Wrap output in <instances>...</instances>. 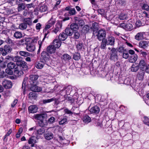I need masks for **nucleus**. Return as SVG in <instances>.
Wrapping results in <instances>:
<instances>
[{
	"mask_svg": "<svg viewBox=\"0 0 149 149\" xmlns=\"http://www.w3.org/2000/svg\"><path fill=\"white\" fill-rule=\"evenodd\" d=\"M136 25L138 27H139L143 25L141 21L139 20H138L136 21Z\"/></svg>",
	"mask_w": 149,
	"mask_h": 149,
	"instance_id": "nucleus-63",
	"label": "nucleus"
},
{
	"mask_svg": "<svg viewBox=\"0 0 149 149\" xmlns=\"http://www.w3.org/2000/svg\"><path fill=\"white\" fill-rule=\"evenodd\" d=\"M83 47V43L82 42H79L77 45V48L78 50H81Z\"/></svg>",
	"mask_w": 149,
	"mask_h": 149,
	"instance_id": "nucleus-56",
	"label": "nucleus"
},
{
	"mask_svg": "<svg viewBox=\"0 0 149 149\" xmlns=\"http://www.w3.org/2000/svg\"><path fill=\"white\" fill-rule=\"evenodd\" d=\"M36 143V138L35 136H32L29 138L28 140V143L31 144V146L32 147L34 146L35 144Z\"/></svg>",
	"mask_w": 149,
	"mask_h": 149,
	"instance_id": "nucleus-19",
	"label": "nucleus"
},
{
	"mask_svg": "<svg viewBox=\"0 0 149 149\" xmlns=\"http://www.w3.org/2000/svg\"><path fill=\"white\" fill-rule=\"evenodd\" d=\"M45 63L42 61H40L37 62L36 64V67L38 69H41L43 68Z\"/></svg>",
	"mask_w": 149,
	"mask_h": 149,
	"instance_id": "nucleus-27",
	"label": "nucleus"
},
{
	"mask_svg": "<svg viewBox=\"0 0 149 149\" xmlns=\"http://www.w3.org/2000/svg\"><path fill=\"white\" fill-rule=\"evenodd\" d=\"M47 10V6L45 5H43L41 6L40 8V10L42 12H45Z\"/></svg>",
	"mask_w": 149,
	"mask_h": 149,
	"instance_id": "nucleus-55",
	"label": "nucleus"
},
{
	"mask_svg": "<svg viewBox=\"0 0 149 149\" xmlns=\"http://www.w3.org/2000/svg\"><path fill=\"white\" fill-rule=\"evenodd\" d=\"M77 24L79 26H82L84 24L85 22L82 19H80L77 23Z\"/></svg>",
	"mask_w": 149,
	"mask_h": 149,
	"instance_id": "nucleus-51",
	"label": "nucleus"
},
{
	"mask_svg": "<svg viewBox=\"0 0 149 149\" xmlns=\"http://www.w3.org/2000/svg\"><path fill=\"white\" fill-rule=\"evenodd\" d=\"M23 131V129L22 128H20L18 130V132L16 134V138H19L20 136V134L22 133Z\"/></svg>",
	"mask_w": 149,
	"mask_h": 149,
	"instance_id": "nucleus-58",
	"label": "nucleus"
},
{
	"mask_svg": "<svg viewBox=\"0 0 149 149\" xmlns=\"http://www.w3.org/2000/svg\"><path fill=\"white\" fill-rule=\"evenodd\" d=\"M70 28L73 31H76L79 29L78 25L77 23H72L70 25Z\"/></svg>",
	"mask_w": 149,
	"mask_h": 149,
	"instance_id": "nucleus-29",
	"label": "nucleus"
},
{
	"mask_svg": "<svg viewBox=\"0 0 149 149\" xmlns=\"http://www.w3.org/2000/svg\"><path fill=\"white\" fill-rule=\"evenodd\" d=\"M22 58L19 56H16L13 58L12 61L17 63V65L18 62H20L22 60Z\"/></svg>",
	"mask_w": 149,
	"mask_h": 149,
	"instance_id": "nucleus-37",
	"label": "nucleus"
},
{
	"mask_svg": "<svg viewBox=\"0 0 149 149\" xmlns=\"http://www.w3.org/2000/svg\"><path fill=\"white\" fill-rule=\"evenodd\" d=\"M97 11L98 14H100L102 16L104 15L105 14V10L103 9H99Z\"/></svg>",
	"mask_w": 149,
	"mask_h": 149,
	"instance_id": "nucleus-49",
	"label": "nucleus"
},
{
	"mask_svg": "<svg viewBox=\"0 0 149 149\" xmlns=\"http://www.w3.org/2000/svg\"><path fill=\"white\" fill-rule=\"evenodd\" d=\"M59 139L56 140V144L58 146L62 147L63 146L66 144V141H67L64 138L61 136H59Z\"/></svg>",
	"mask_w": 149,
	"mask_h": 149,
	"instance_id": "nucleus-4",
	"label": "nucleus"
},
{
	"mask_svg": "<svg viewBox=\"0 0 149 149\" xmlns=\"http://www.w3.org/2000/svg\"><path fill=\"white\" fill-rule=\"evenodd\" d=\"M45 131V130L43 128H41L37 131L38 134L39 135H41Z\"/></svg>",
	"mask_w": 149,
	"mask_h": 149,
	"instance_id": "nucleus-57",
	"label": "nucleus"
},
{
	"mask_svg": "<svg viewBox=\"0 0 149 149\" xmlns=\"http://www.w3.org/2000/svg\"><path fill=\"white\" fill-rule=\"evenodd\" d=\"M143 121L145 124L149 126V119L148 117L144 116Z\"/></svg>",
	"mask_w": 149,
	"mask_h": 149,
	"instance_id": "nucleus-52",
	"label": "nucleus"
},
{
	"mask_svg": "<svg viewBox=\"0 0 149 149\" xmlns=\"http://www.w3.org/2000/svg\"><path fill=\"white\" fill-rule=\"evenodd\" d=\"M67 37V34L64 32L61 33L58 36V39L61 41L65 40Z\"/></svg>",
	"mask_w": 149,
	"mask_h": 149,
	"instance_id": "nucleus-18",
	"label": "nucleus"
},
{
	"mask_svg": "<svg viewBox=\"0 0 149 149\" xmlns=\"http://www.w3.org/2000/svg\"><path fill=\"white\" fill-rule=\"evenodd\" d=\"M143 33L140 32L138 33L135 36V39L138 40H142L143 38Z\"/></svg>",
	"mask_w": 149,
	"mask_h": 149,
	"instance_id": "nucleus-28",
	"label": "nucleus"
},
{
	"mask_svg": "<svg viewBox=\"0 0 149 149\" xmlns=\"http://www.w3.org/2000/svg\"><path fill=\"white\" fill-rule=\"evenodd\" d=\"M45 122L44 120L42 119L39 121L38 124L40 126L43 127L46 125V124L45 123Z\"/></svg>",
	"mask_w": 149,
	"mask_h": 149,
	"instance_id": "nucleus-47",
	"label": "nucleus"
},
{
	"mask_svg": "<svg viewBox=\"0 0 149 149\" xmlns=\"http://www.w3.org/2000/svg\"><path fill=\"white\" fill-rule=\"evenodd\" d=\"M142 7V9H144L146 10H149V6L146 3H144Z\"/></svg>",
	"mask_w": 149,
	"mask_h": 149,
	"instance_id": "nucleus-64",
	"label": "nucleus"
},
{
	"mask_svg": "<svg viewBox=\"0 0 149 149\" xmlns=\"http://www.w3.org/2000/svg\"><path fill=\"white\" fill-rule=\"evenodd\" d=\"M73 58L75 60H78L80 58V54L79 53H76L73 55Z\"/></svg>",
	"mask_w": 149,
	"mask_h": 149,
	"instance_id": "nucleus-43",
	"label": "nucleus"
},
{
	"mask_svg": "<svg viewBox=\"0 0 149 149\" xmlns=\"http://www.w3.org/2000/svg\"><path fill=\"white\" fill-rule=\"evenodd\" d=\"M55 118L54 117H51L48 120V122L50 124H52L55 122Z\"/></svg>",
	"mask_w": 149,
	"mask_h": 149,
	"instance_id": "nucleus-61",
	"label": "nucleus"
},
{
	"mask_svg": "<svg viewBox=\"0 0 149 149\" xmlns=\"http://www.w3.org/2000/svg\"><path fill=\"white\" fill-rule=\"evenodd\" d=\"M52 45L56 48H58L61 45V42L59 39H55L53 41Z\"/></svg>",
	"mask_w": 149,
	"mask_h": 149,
	"instance_id": "nucleus-12",
	"label": "nucleus"
},
{
	"mask_svg": "<svg viewBox=\"0 0 149 149\" xmlns=\"http://www.w3.org/2000/svg\"><path fill=\"white\" fill-rule=\"evenodd\" d=\"M29 97L31 100L35 99L37 97V95L35 93L31 92L29 93Z\"/></svg>",
	"mask_w": 149,
	"mask_h": 149,
	"instance_id": "nucleus-30",
	"label": "nucleus"
},
{
	"mask_svg": "<svg viewBox=\"0 0 149 149\" xmlns=\"http://www.w3.org/2000/svg\"><path fill=\"white\" fill-rule=\"evenodd\" d=\"M139 68V66L137 63L133 64L130 68V70L132 72H137Z\"/></svg>",
	"mask_w": 149,
	"mask_h": 149,
	"instance_id": "nucleus-20",
	"label": "nucleus"
},
{
	"mask_svg": "<svg viewBox=\"0 0 149 149\" xmlns=\"http://www.w3.org/2000/svg\"><path fill=\"white\" fill-rule=\"evenodd\" d=\"M19 53L21 56L24 57H27L30 56L31 54L30 53L24 51H20L19 52Z\"/></svg>",
	"mask_w": 149,
	"mask_h": 149,
	"instance_id": "nucleus-34",
	"label": "nucleus"
},
{
	"mask_svg": "<svg viewBox=\"0 0 149 149\" xmlns=\"http://www.w3.org/2000/svg\"><path fill=\"white\" fill-rule=\"evenodd\" d=\"M26 49L28 51L32 52L34 50L35 47L34 45L29 44L26 46Z\"/></svg>",
	"mask_w": 149,
	"mask_h": 149,
	"instance_id": "nucleus-26",
	"label": "nucleus"
},
{
	"mask_svg": "<svg viewBox=\"0 0 149 149\" xmlns=\"http://www.w3.org/2000/svg\"><path fill=\"white\" fill-rule=\"evenodd\" d=\"M28 80V77H25L24 80L23 81L22 84V89H24L25 88V84L26 83V82Z\"/></svg>",
	"mask_w": 149,
	"mask_h": 149,
	"instance_id": "nucleus-60",
	"label": "nucleus"
},
{
	"mask_svg": "<svg viewBox=\"0 0 149 149\" xmlns=\"http://www.w3.org/2000/svg\"><path fill=\"white\" fill-rule=\"evenodd\" d=\"M119 18L121 20L126 19L128 18L127 15L123 14H120L119 16Z\"/></svg>",
	"mask_w": 149,
	"mask_h": 149,
	"instance_id": "nucleus-41",
	"label": "nucleus"
},
{
	"mask_svg": "<svg viewBox=\"0 0 149 149\" xmlns=\"http://www.w3.org/2000/svg\"><path fill=\"white\" fill-rule=\"evenodd\" d=\"M110 59L113 60L114 61H117L118 59V57L117 53L115 54H111L110 56Z\"/></svg>",
	"mask_w": 149,
	"mask_h": 149,
	"instance_id": "nucleus-35",
	"label": "nucleus"
},
{
	"mask_svg": "<svg viewBox=\"0 0 149 149\" xmlns=\"http://www.w3.org/2000/svg\"><path fill=\"white\" fill-rule=\"evenodd\" d=\"M39 76L37 75H31L30 76V78L29 81L31 84H36L38 83V79Z\"/></svg>",
	"mask_w": 149,
	"mask_h": 149,
	"instance_id": "nucleus-5",
	"label": "nucleus"
},
{
	"mask_svg": "<svg viewBox=\"0 0 149 149\" xmlns=\"http://www.w3.org/2000/svg\"><path fill=\"white\" fill-rule=\"evenodd\" d=\"M19 28L21 30L25 29L27 27L26 24L25 23H22L19 24Z\"/></svg>",
	"mask_w": 149,
	"mask_h": 149,
	"instance_id": "nucleus-40",
	"label": "nucleus"
},
{
	"mask_svg": "<svg viewBox=\"0 0 149 149\" xmlns=\"http://www.w3.org/2000/svg\"><path fill=\"white\" fill-rule=\"evenodd\" d=\"M95 35L97 38L100 41L106 39L105 38L106 36V32L104 30L100 29L98 32H95Z\"/></svg>",
	"mask_w": 149,
	"mask_h": 149,
	"instance_id": "nucleus-1",
	"label": "nucleus"
},
{
	"mask_svg": "<svg viewBox=\"0 0 149 149\" xmlns=\"http://www.w3.org/2000/svg\"><path fill=\"white\" fill-rule=\"evenodd\" d=\"M63 59L65 60H69L71 58L70 56L67 54L63 55Z\"/></svg>",
	"mask_w": 149,
	"mask_h": 149,
	"instance_id": "nucleus-59",
	"label": "nucleus"
},
{
	"mask_svg": "<svg viewBox=\"0 0 149 149\" xmlns=\"http://www.w3.org/2000/svg\"><path fill=\"white\" fill-rule=\"evenodd\" d=\"M76 12L74 8H71L69 12V14L70 15H73L76 14Z\"/></svg>",
	"mask_w": 149,
	"mask_h": 149,
	"instance_id": "nucleus-46",
	"label": "nucleus"
},
{
	"mask_svg": "<svg viewBox=\"0 0 149 149\" xmlns=\"http://www.w3.org/2000/svg\"><path fill=\"white\" fill-rule=\"evenodd\" d=\"M144 72L142 70L139 71L137 75V77L139 80H142L144 77Z\"/></svg>",
	"mask_w": 149,
	"mask_h": 149,
	"instance_id": "nucleus-24",
	"label": "nucleus"
},
{
	"mask_svg": "<svg viewBox=\"0 0 149 149\" xmlns=\"http://www.w3.org/2000/svg\"><path fill=\"white\" fill-rule=\"evenodd\" d=\"M32 85L31 86V89L33 92H40L42 91V88L40 87L37 86L36 85L31 84Z\"/></svg>",
	"mask_w": 149,
	"mask_h": 149,
	"instance_id": "nucleus-11",
	"label": "nucleus"
},
{
	"mask_svg": "<svg viewBox=\"0 0 149 149\" xmlns=\"http://www.w3.org/2000/svg\"><path fill=\"white\" fill-rule=\"evenodd\" d=\"M67 119L66 118H63L59 122V124L60 125H63L66 124L67 123Z\"/></svg>",
	"mask_w": 149,
	"mask_h": 149,
	"instance_id": "nucleus-50",
	"label": "nucleus"
},
{
	"mask_svg": "<svg viewBox=\"0 0 149 149\" xmlns=\"http://www.w3.org/2000/svg\"><path fill=\"white\" fill-rule=\"evenodd\" d=\"M106 42L107 45H110L111 46H113L114 45L115 38L112 36L109 37L106 39Z\"/></svg>",
	"mask_w": 149,
	"mask_h": 149,
	"instance_id": "nucleus-15",
	"label": "nucleus"
},
{
	"mask_svg": "<svg viewBox=\"0 0 149 149\" xmlns=\"http://www.w3.org/2000/svg\"><path fill=\"white\" fill-rule=\"evenodd\" d=\"M12 50V48L8 45H5L3 48H0V51L3 56H6L8 53H10Z\"/></svg>",
	"mask_w": 149,
	"mask_h": 149,
	"instance_id": "nucleus-2",
	"label": "nucleus"
},
{
	"mask_svg": "<svg viewBox=\"0 0 149 149\" xmlns=\"http://www.w3.org/2000/svg\"><path fill=\"white\" fill-rule=\"evenodd\" d=\"M80 36L79 33L78 31H75L74 32L73 34L74 38L76 39H78Z\"/></svg>",
	"mask_w": 149,
	"mask_h": 149,
	"instance_id": "nucleus-53",
	"label": "nucleus"
},
{
	"mask_svg": "<svg viewBox=\"0 0 149 149\" xmlns=\"http://www.w3.org/2000/svg\"><path fill=\"white\" fill-rule=\"evenodd\" d=\"M22 68H21L20 67H17L15 68L14 71V74L15 76L17 77H19L21 76L23 74V71L21 70Z\"/></svg>",
	"mask_w": 149,
	"mask_h": 149,
	"instance_id": "nucleus-8",
	"label": "nucleus"
},
{
	"mask_svg": "<svg viewBox=\"0 0 149 149\" xmlns=\"http://www.w3.org/2000/svg\"><path fill=\"white\" fill-rule=\"evenodd\" d=\"M100 111V108L97 106H95L91 108L90 111L91 113H98Z\"/></svg>",
	"mask_w": 149,
	"mask_h": 149,
	"instance_id": "nucleus-17",
	"label": "nucleus"
},
{
	"mask_svg": "<svg viewBox=\"0 0 149 149\" xmlns=\"http://www.w3.org/2000/svg\"><path fill=\"white\" fill-rule=\"evenodd\" d=\"M13 36L16 39H20L23 37L22 33L20 31H16L14 34Z\"/></svg>",
	"mask_w": 149,
	"mask_h": 149,
	"instance_id": "nucleus-25",
	"label": "nucleus"
},
{
	"mask_svg": "<svg viewBox=\"0 0 149 149\" xmlns=\"http://www.w3.org/2000/svg\"><path fill=\"white\" fill-rule=\"evenodd\" d=\"M91 29L92 30L93 32V34L94 35L95 34V31H96L98 30V24L96 22H94L93 24L92 25L91 27Z\"/></svg>",
	"mask_w": 149,
	"mask_h": 149,
	"instance_id": "nucleus-23",
	"label": "nucleus"
},
{
	"mask_svg": "<svg viewBox=\"0 0 149 149\" xmlns=\"http://www.w3.org/2000/svg\"><path fill=\"white\" fill-rule=\"evenodd\" d=\"M83 120L84 123H88L91 122V118L88 115H85L84 116Z\"/></svg>",
	"mask_w": 149,
	"mask_h": 149,
	"instance_id": "nucleus-33",
	"label": "nucleus"
},
{
	"mask_svg": "<svg viewBox=\"0 0 149 149\" xmlns=\"http://www.w3.org/2000/svg\"><path fill=\"white\" fill-rule=\"evenodd\" d=\"M139 15L140 18H141V19L143 17H148V14L145 11H144L142 13H139Z\"/></svg>",
	"mask_w": 149,
	"mask_h": 149,
	"instance_id": "nucleus-42",
	"label": "nucleus"
},
{
	"mask_svg": "<svg viewBox=\"0 0 149 149\" xmlns=\"http://www.w3.org/2000/svg\"><path fill=\"white\" fill-rule=\"evenodd\" d=\"M140 47L144 49L146 48L148 45V42L145 41H141L139 44Z\"/></svg>",
	"mask_w": 149,
	"mask_h": 149,
	"instance_id": "nucleus-22",
	"label": "nucleus"
},
{
	"mask_svg": "<svg viewBox=\"0 0 149 149\" xmlns=\"http://www.w3.org/2000/svg\"><path fill=\"white\" fill-rule=\"evenodd\" d=\"M47 116V115L45 114H36L34 116V117L35 119L39 120L45 118Z\"/></svg>",
	"mask_w": 149,
	"mask_h": 149,
	"instance_id": "nucleus-14",
	"label": "nucleus"
},
{
	"mask_svg": "<svg viewBox=\"0 0 149 149\" xmlns=\"http://www.w3.org/2000/svg\"><path fill=\"white\" fill-rule=\"evenodd\" d=\"M139 65V66H143V68L145 67H146L147 65L146 63L143 60H141L140 61Z\"/></svg>",
	"mask_w": 149,
	"mask_h": 149,
	"instance_id": "nucleus-45",
	"label": "nucleus"
},
{
	"mask_svg": "<svg viewBox=\"0 0 149 149\" xmlns=\"http://www.w3.org/2000/svg\"><path fill=\"white\" fill-rule=\"evenodd\" d=\"M62 27V23L59 22H57L55 26V27L52 30V32L53 33H54L56 34L57 33L60 31Z\"/></svg>",
	"mask_w": 149,
	"mask_h": 149,
	"instance_id": "nucleus-6",
	"label": "nucleus"
},
{
	"mask_svg": "<svg viewBox=\"0 0 149 149\" xmlns=\"http://www.w3.org/2000/svg\"><path fill=\"white\" fill-rule=\"evenodd\" d=\"M129 57V55L127 50H126V51L124 52L123 53V58L125 59H127Z\"/></svg>",
	"mask_w": 149,
	"mask_h": 149,
	"instance_id": "nucleus-54",
	"label": "nucleus"
},
{
	"mask_svg": "<svg viewBox=\"0 0 149 149\" xmlns=\"http://www.w3.org/2000/svg\"><path fill=\"white\" fill-rule=\"evenodd\" d=\"M15 66V64L14 63L10 62L8 63L7 64V67L9 69H14Z\"/></svg>",
	"mask_w": 149,
	"mask_h": 149,
	"instance_id": "nucleus-38",
	"label": "nucleus"
},
{
	"mask_svg": "<svg viewBox=\"0 0 149 149\" xmlns=\"http://www.w3.org/2000/svg\"><path fill=\"white\" fill-rule=\"evenodd\" d=\"M19 67H20L23 69L22 70H27L28 66L26 65V63L24 61L21 60L20 62H19L17 64Z\"/></svg>",
	"mask_w": 149,
	"mask_h": 149,
	"instance_id": "nucleus-7",
	"label": "nucleus"
},
{
	"mask_svg": "<svg viewBox=\"0 0 149 149\" xmlns=\"http://www.w3.org/2000/svg\"><path fill=\"white\" fill-rule=\"evenodd\" d=\"M138 56L136 54H134L129 57V61L130 63L135 62L137 60Z\"/></svg>",
	"mask_w": 149,
	"mask_h": 149,
	"instance_id": "nucleus-21",
	"label": "nucleus"
},
{
	"mask_svg": "<svg viewBox=\"0 0 149 149\" xmlns=\"http://www.w3.org/2000/svg\"><path fill=\"white\" fill-rule=\"evenodd\" d=\"M44 136L45 139L49 140L53 138L54 135L51 132L46 131L44 134Z\"/></svg>",
	"mask_w": 149,
	"mask_h": 149,
	"instance_id": "nucleus-10",
	"label": "nucleus"
},
{
	"mask_svg": "<svg viewBox=\"0 0 149 149\" xmlns=\"http://www.w3.org/2000/svg\"><path fill=\"white\" fill-rule=\"evenodd\" d=\"M41 58L45 61V64L48 65H49L48 62L49 61L50 58L49 54L46 51H43L41 53Z\"/></svg>",
	"mask_w": 149,
	"mask_h": 149,
	"instance_id": "nucleus-3",
	"label": "nucleus"
},
{
	"mask_svg": "<svg viewBox=\"0 0 149 149\" xmlns=\"http://www.w3.org/2000/svg\"><path fill=\"white\" fill-rule=\"evenodd\" d=\"M17 0H7L8 2L11 6L16 4Z\"/></svg>",
	"mask_w": 149,
	"mask_h": 149,
	"instance_id": "nucleus-48",
	"label": "nucleus"
},
{
	"mask_svg": "<svg viewBox=\"0 0 149 149\" xmlns=\"http://www.w3.org/2000/svg\"><path fill=\"white\" fill-rule=\"evenodd\" d=\"M65 33L68 35L71 36L72 35L73 33V31L71 29V28H66L65 30Z\"/></svg>",
	"mask_w": 149,
	"mask_h": 149,
	"instance_id": "nucleus-32",
	"label": "nucleus"
},
{
	"mask_svg": "<svg viewBox=\"0 0 149 149\" xmlns=\"http://www.w3.org/2000/svg\"><path fill=\"white\" fill-rule=\"evenodd\" d=\"M6 72L9 75H12L13 74V72L11 69L6 68L5 70Z\"/></svg>",
	"mask_w": 149,
	"mask_h": 149,
	"instance_id": "nucleus-62",
	"label": "nucleus"
},
{
	"mask_svg": "<svg viewBox=\"0 0 149 149\" xmlns=\"http://www.w3.org/2000/svg\"><path fill=\"white\" fill-rule=\"evenodd\" d=\"M25 4L24 3H20L18 5L17 10L18 11H20L24 10L25 8Z\"/></svg>",
	"mask_w": 149,
	"mask_h": 149,
	"instance_id": "nucleus-31",
	"label": "nucleus"
},
{
	"mask_svg": "<svg viewBox=\"0 0 149 149\" xmlns=\"http://www.w3.org/2000/svg\"><path fill=\"white\" fill-rule=\"evenodd\" d=\"M56 48L52 45H50L47 48V52L50 54H52L55 52Z\"/></svg>",
	"mask_w": 149,
	"mask_h": 149,
	"instance_id": "nucleus-13",
	"label": "nucleus"
},
{
	"mask_svg": "<svg viewBox=\"0 0 149 149\" xmlns=\"http://www.w3.org/2000/svg\"><path fill=\"white\" fill-rule=\"evenodd\" d=\"M132 25L131 24L129 23H128L126 24L125 28V29L127 30H130L132 29Z\"/></svg>",
	"mask_w": 149,
	"mask_h": 149,
	"instance_id": "nucleus-44",
	"label": "nucleus"
},
{
	"mask_svg": "<svg viewBox=\"0 0 149 149\" xmlns=\"http://www.w3.org/2000/svg\"><path fill=\"white\" fill-rule=\"evenodd\" d=\"M101 45L100 46V48L101 49H104L105 48L106 44L107 45V43L106 42V39L102 40Z\"/></svg>",
	"mask_w": 149,
	"mask_h": 149,
	"instance_id": "nucleus-36",
	"label": "nucleus"
},
{
	"mask_svg": "<svg viewBox=\"0 0 149 149\" xmlns=\"http://www.w3.org/2000/svg\"><path fill=\"white\" fill-rule=\"evenodd\" d=\"M2 84L3 87L6 89L10 88L12 87L11 82L8 80H4L2 82Z\"/></svg>",
	"mask_w": 149,
	"mask_h": 149,
	"instance_id": "nucleus-9",
	"label": "nucleus"
},
{
	"mask_svg": "<svg viewBox=\"0 0 149 149\" xmlns=\"http://www.w3.org/2000/svg\"><path fill=\"white\" fill-rule=\"evenodd\" d=\"M29 112L31 113H35L38 110V108L35 105H31L29 107Z\"/></svg>",
	"mask_w": 149,
	"mask_h": 149,
	"instance_id": "nucleus-16",
	"label": "nucleus"
},
{
	"mask_svg": "<svg viewBox=\"0 0 149 149\" xmlns=\"http://www.w3.org/2000/svg\"><path fill=\"white\" fill-rule=\"evenodd\" d=\"M89 27L88 25H85L82 29V31L85 33H87L89 31Z\"/></svg>",
	"mask_w": 149,
	"mask_h": 149,
	"instance_id": "nucleus-39",
	"label": "nucleus"
}]
</instances>
